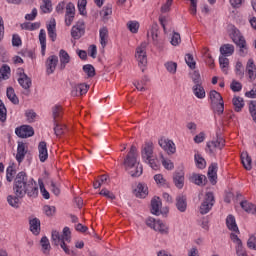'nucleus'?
<instances>
[{
	"instance_id": "55",
	"label": "nucleus",
	"mask_w": 256,
	"mask_h": 256,
	"mask_svg": "<svg viewBox=\"0 0 256 256\" xmlns=\"http://www.w3.org/2000/svg\"><path fill=\"white\" fill-rule=\"evenodd\" d=\"M83 71L88 75V77H95V67L91 64H86L83 66Z\"/></svg>"
},
{
	"instance_id": "4",
	"label": "nucleus",
	"mask_w": 256,
	"mask_h": 256,
	"mask_svg": "<svg viewBox=\"0 0 256 256\" xmlns=\"http://www.w3.org/2000/svg\"><path fill=\"white\" fill-rule=\"evenodd\" d=\"M17 75H18V83L24 89V94L26 96L31 95V86L33 85V82L31 81V78L25 73V70L23 68L17 69Z\"/></svg>"
},
{
	"instance_id": "5",
	"label": "nucleus",
	"mask_w": 256,
	"mask_h": 256,
	"mask_svg": "<svg viewBox=\"0 0 256 256\" xmlns=\"http://www.w3.org/2000/svg\"><path fill=\"white\" fill-rule=\"evenodd\" d=\"M149 44L147 42H142L140 46L136 48V59L139 65H142V73H145V67L147 66V46Z\"/></svg>"
},
{
	"instance_id": "3",
	"label": "nucleus",
	"mask_w": 256,
	"mask_h": 256,
	"mask_svg": "<svg viewBox=\"0 0 256 256\" xmlns=\"http://www.w3.org/2000/svg\"><path fill=\"white\" fill-rule=\"evenodd\" d=\"M230 37L237 47H239V55L245 57L247 55V41L245 37L241 35L239 29L233 27L230 32Z\"/></svg>"
},
{
	"instance_id": "31",
	"label": "nucleus",
	"mask_w": 256,
	"mask_h": 256,
	"mask_svg": "<svg viewBox=\"0 0 256 256\" xmlns=\"http://www.w3.org/2000/svg\"><path fill=\"white\" fill-rule=\"evenodd\" d=\"M232 103H233L234 110L236 111V113H241L243 107H245V101L240 96H235L232 99Z\"/></svg>"
},
{
	"instance_id": "39",
	"label": "nucleus",
	"mask_w": 256,
	"mask_h": 256,
	"mask_svg": "<svg viewBox=\"0 0 256 256\" xmlns=\"http://www.w3.org/2000/svg\"><path fill=\"white\" fill-rule=\"evenodd\" d=\"M150 33L152 40L154 41V45H157L159 43V25L157 23L152 25Z\"/></svg>"
},
{
	"instance_id": "46",
	"label": "nucleus",
	"mask_w": 256,
	"mask_h": 256,
	"mask_svg": "<svg viewBox=\"0 0 256 256\" xmlns=\"http://www.w3.org/2000/svg\"><path fill=\"white\" fill-rule=\"evenodd\" d=\"M147 163L151 169H154V171L159 170V167H161V164L159 163V159L155 158L154 156L150 157V159L147 160Z\"/></svg>"
},
{
	"instance_id": "45",
	"label": "nucleus",
	"mask_w": 256,
	"mask_h": 256,
	"mask_svg": "<svg viewBox=\"0 0 256 256\" xmlns=\"http://www.w3.org/2000/svg\"><path fill=\"white\" fill-rule=\"evenodd\" d=\"M42 5L40 6V9L43 13H51L53 11V4L51 3V0H42Z\"/></svg>"
},
{
	"instance_id": "14",
	"label": "nucleus",
	"mask_w": 256,
	"mask_h": 256,
	"mask_svg": "<svg viewBox=\"0 0 256 256\" xmlns=\"http://www.w3.org/2000/svg\"><path fill=\"white\" fill-rule=\"evenodd\" d=\"M153 157V142H145L141 147V158L144 162Z\"/></svg>"
},
{
	"instance_id": "63",
	"label": "nucleus",
	"mask_w": 256,
	"mask_h": 256,
	"mask_svg": "<svg viewBox=\"0 0 256 256\" xmlns=\"http://www.w3.org/2000/svg\"><path fill=\"white\" fill-rule=\"evenodd\" d=\"M25 115L27 117L28 123H33V121H35V117H37V113H35L33 110L26 111Z\"/></svg>"
},
{
	"instance_id": "30",
	"label": "nucleus",
	"mask_w": 256,
	"mask_h": 256,
	"mask_svg": "<svg viewBox=\"0 0 256 256\" xmlns=\"http://www.w3.org/2000/svg\"><path fill=\"white\" fill-rule=\"evenodd\" d=\"M226 225L229 231H234V233H239V227H237V222L235 221V216L229 215L226 218Z\"/></svg>"
},
{
	"instance_id": "64",
	"label": "nucleus",
	"mask_w": 256,
	"mask_h": 256,
	"mask_svg": "<svg viewBox=\"0 0 256 256\" xmlns=\"http://www.w3.org/2000/svg\"><path fill=\"white\" fill-rule=\"evenodd\" d=\"M68 15H75V5L71 2L66 5V17Z\"/></svg>"
},
{
	"instance_id": "16",
	"label": "nucleus",
	"mask_w": 256,
	"mask_h": 256,
	"mask_svg": "<svg viewBox=\"0 0 256 256\" xmlns=\"http://www.w3.org/2000/svg\"><path fill=\"white\" fill-rule=\"evenodd\" d=\"M89 91V85L87 84H72V97H78L79 95H85Z\"/></svg>"
},
{
	"instance_id": "19",
	"label": "nucleus",
	"mask_w": 256,
	"mask_h": 256,
	"mask_svg": "<svg viewBox=\"0 0 256 256\" xmlns=\"http://www.w3.org/2000/svg\"><path fill=\"white\" fill-rule=\"evenodd\" d=\"M176 209H178L180 213H185L187 211V196L179 194L176 197Z\"/></svg>"
},
{
	"instance_id": "26",
	"label": "nucleus",
	"mask_w": 256,
	"mask_h": 256,
	"mask_svg": "<svg viewBox=\"0 0 256 256\" xmlns=\"http://www.w3.org/2000/svg\"><path fill=\"white\" fill-rule=\"evenodd\" d=\"M100 34V45L102 49H105L107 47L108 39H109V30L107 27H103L99 31Z\"/></svg>"
},
{
	"instance_id": "36",
	"label": "nucleus",
	"mask_w": 256,
	"mask_h": 256,
	"mask_svg": "<svg viewBox=\"0 0 256 256\" xmlns=\"http://www.w3.org/2000/svg\"><path fill=\"white\" fill-rule=\"evenodd\" d=\"M9 77H11V68L9 67V65L4 64L0 68V81H7Z\"/></svg>"
},
{
	"instance_id": "50",
	"label": "nucleus",
	"mask_w": 256,
	"mask_h": 256,
	"mask_svg": "<svg viewBox=\"0 0 256 256\" xmlns=\"http://www.w3.org/2000/svg\"><path fill=\"white\" fill-rule=\"evenodd\" d=\"M195 161H196V167H198V169H205L207 165V162H205V158L201 157V155L199 154H196Z\"/></svg>"
},
{
	"instance_id": "62",
	"label": "nucleus",
	"mask_w": 256,
	"mask_h": 256,
	"mask_svg": "<svg viewBox=\"0 0 256 256\" xmlns=\"http://www.w3.org/2000/svg\"><path fill=\"white\" fill-rule=\"evenodd\" d=\"M181 43V34L174 32L172 38H171V45L174 47H177Z\"/></svg>"
},
{
	"instance_id": "58",
	"label": "nucleus",
	"mask_w": 256,
	"mask_h": 256,
	"mask_svg": "<svg viewBox=\"0 0 256 256\" xmlns=\"http://www.w3.org/2000/svg\"><path fill=\"white\" fill-rule=\"evenodd\" d=\"M113 13V8H111V6H105L101 12L100 15L103 17V19H107V17H109V15H112Z\"/></svg>"
},
{
	"instance_id": "12",
	"label": "nucleus",
	"mask_w": 256,
	"mask_h": 256,
	"mask_svg": "<svg viewBox=\"0 0 256 256\" xmlns=\"http://www.w3.org/2000/svg\"><path fill=\"white\" fill-rule=\"evenodd\" d=\"M85 35V21L80 20L71 29V37L73 39H81V36Z\"/></svg>"
},
{
	"instance_id": "11",
	"label": "nucleus",
	"mask_w": 256,
	"mask_h": 256,
	"mask_svg": "<svg viewBox=\"0 0 256 256\" xmlns=\"http://www.w3.org/2000/svg\"><path fill=\"white\" fill-rule=\"evenodd\" d=\"M29 153V146H27V143H24L23 141L18 142L17 146V153H16V161L21 165L22 161H25V156Z\"/></svg>"
},
{
	"instance_id": "25",
	"label": "nucleus",
	"mask_w": 256,
	"mask_h": 256,
	"mask_svg": "<svg viewBox=\"0 0 256 256\" xmlns=\"http://www.w3.org/2000/svg\"><path fill=\"white\" fill-rule=\"evenodd\" d=\"M220 53L223 57H231L235 53L233 44H224L220 47Z\"/></svg>"
},
{
	"instance_id": "33",
	"label": "nucleus",
	"mask_w": 256,
	"mask_h": 256,
	"mask_svg": "<svg viewBox=\"0 0 256 256\" xmlns=\"http://www.w3.org/2000/svg\"><path fill=\"white\" fill-rule=\"evenodd\" d=\"M52 117L53 123L59 122L61 117H63V108L60 105H55L52 108Z\"/></svg>"
},
{
	"instance_id": "56",
	"label": "nucleus",
	"mask_w": 256,
	"mask_h": 256,
	"mask_svg": "<svg viewBox=\"0 0 256 256\" xmlns=\"http://www.w3.org/2000/svg\"><path fill=\"white\" fill-rule=\"evenodd\" d=\"M59 58H60V63H69L71 61V57L69 56V53L65 50H60L59 52Z\"/></svg>"
},
{
	"instance_id": "54",
	"label": "nucleus",
	"mask_w": 256,
	"mask_h": 256,
	"mask_svg": "<svg viewBox=\"0 0 256 256\" xmlns=\"http://www.w3.org/2000/svg\"><path fill=\"white\" fill-rule=\"evenodd\" d=\"M127 27L130 33H138L139 32V22L137 21H129L127 23Z\"/></svg>"
},
{
	"instance_id": "41",
	"label": "nucleus",
	"mask_w": 256,
	"mask_h": 256,
	"mask_svg": "<svg viewBox=\"0 0 256 256\" xmlns=\"http://www.w3.org/2000/svg\"><path fill=\"white\" fill-rule=\"evenodd\" d=\"M211 109L214 111V113H217L218 115H223V112L225 111V103L222 100L221 102L211 104Z\"/></svg>"
},
{
	"instance_id": "59",
	"label": "nucleus",
	"mask_w": 256,
	"mask_h": 256,
	"mask_svg": "<svg viewBox=\"0 0 256 256\" xmlns=\"http://www.w3.org/2000/svg\"><path fill=\"white\" fill-rule=\"evenodd\" d=\"M230 89H232L234 93H237L241 91V89H243V85H241V82H238L237 80H233L230 85Z\"/></svg>"
},
{
	"instance_id": "43",
	"label": "nucleus",
	"mask_w": 256,
	"mask_h": 256,
	"mask_svg": "<svg viewBox=\"0 0 256 256\" xmlns=\"http://www.w3.org/2000/svg\"><path fill=\"white\" fill-rule=\"evenodd\" d=\"M210 100H211V105L215 103H220L221 101H223V96H221V94L216 90H212L210 91Z\"/></svg>"
},
{
	"instance_id": "21",
	"label": "nucleus",
	"mask_w": 256,
	"mask_h": 256,
	"mask_svg": "<svg viewBox=\"0 0 256 256\" xmlns=\"http://www.w3.org/2000/svg\"><path fill=\"white\" fill-rule=\"evenodd\" d=\"M136 197H140V199H145L147 195H149V188L145 183H139L137 188L134 190Z\"/></svg>"
},
{
	"instance_id": "27",
	"label": "nucleus",
	"mask_w": 256,
	"mask_h": 256,
	"mask_svg": "<svg viewBox=\"0 0 256 256\" xmlns=\"http://www.w3.org/2000/svg\"><path fill=\"white\" fill-rule=\"evenodd\" d=\"M29 223L30 231L33 233V235H39V233H41V220L38 218H33Z\"/></svg>"
},
{
	"instance_id": "18",
	"label": "nucleus",
	"mask_w": 256,
	"mask_h": 256,
	"mask_svg": "<svg viewBox=\"0 0 256 256\" xmlns=\"http://www.w3.org/2000/svg\"><path fill=\"white\" fill-rule=\"evenodd\" d=\"M190 183H194V185H198L199 187H204L207 183V177L205 175L192 173L189 178Z\"/></svg>"
},
{
	"instance_id": "15",
	"label": "nucleus",
	"mask_w": 256,
	"mask_h": 256,
	"mask_svg": "<svg viewBox=\"0 0 256 256\" xmlns=\"http://www.w3.org/2000/svg\"><path fill=\"white\" fill-rule=\"evenodd\" d=\"M173 183L177 189H183L185 186V172L183 170L174 172Z\"/></svg>"
},
{
	"instance_id": "17",
	"label": "nucleus",
	"mask_w": 256,
	"mask_h": 256,
	"mask_svg": "<svg viewBox=\"0 0 256 256\" xmlns=\"http://www.w3.org/2000/svg\"><path fill=\"white\" fill-rule=\"evenodd\" d=\"M39 160L41 163H45L49 159V152L47 151V142L41 141L38 144Z\"/></svg>"
},
{
	"instance_id": "57",
	"label": "nucleus",
	"mask_w": 256,
	"mask_h": 256,
	"mask_svg": "<svg viewBox=\"0 0 256 256\" xmlns=\"http://www.w3.org/2000/svg\"><path fill=\"white\" fill-rule=\"evenodd\" d=\"M185 62L188 65V67H190V69H195V65H197L193 58V55L191 54H186Z\"/></svg>"
},
{
	"instance_id": "38",
	"label": "nucleus",
	"mask_w": 256,
	"mask_h": 256,
	"mask_svg": "<svg viewBox=\"0 0 256 256\" xmlns=\"http://www.w3.org/2000/svg\"><path fill=\"white\" fill-rule=\"evenodd\" d=\"M243 210L246 211V213H251L252 215H256V206L252 203H249L248 201H242L240 203Z\"/></svg>"
},
{
	"instance_id": "28",
	"label": "nucleus",
	"mask_w": 256,
	"mask_h": 256,
	"mask_svg": "<svg viewBox=\"0 0 256 256\" xmlns=\"http://www.w3.org/2000/svg\"><path fill=\"white\" fill-rule=\"evenodd\" d=\"M41 251L44 255H49L51 253V243L49 242V238L47 236H43L40 240Z\"/></svg>"
},
{
	"instance_id": "32",
	"label": "nucleus",
	"mask_w": 256,
	"mask_h": 256,
	"mask_svg": "<svg viewBox=\"0 0 256 256\" xmlns=\"http://www.w3.org/2000/svg\"><path fill=\"white\" fill-rule=\"evenodd\" d=\"M39 42L41 45V54L45 56V49H47V33L44 29L40 30L39 33Z\"/></svg>"
},
{
	"instance_id": "22",
	"label": "nucleus",
	"mask_w": 256,
	"mask_h": 256,
	"mask_svg": "<svg viewBox=\"0 0 256 256\" xmlns=\"http://www.w3.org/2000/svg\"><path fill=\"white\" fill-rule=\"evenodd\" d=\"M217 169L218 165L217 163H212L208 168V179L212 185H215L217 183Z\"/></svg>"
},
{
	"instance_id": "29",
	"label": "nucleus",
	"mask_w": 256,
	"mask_h": 256,
	"mask_svg": "<svg viewBox=\"0 0 256 256\" xmlns=\"http://www.w3.org/2000/svg\"><path fill=\"white\" fill-rule=\"evenodd\" d=\"M241 161H242V165H243L244 169H246V171H251L252 159H251V156H249L248 152H242Z\"/></svg>"
},
{
	"instance_id": "48",
	"label": "nucleus",
	"mask_w": 256,
	"mask_h": 256,
	"mask_svg": "<svg viewBox=\"0 0 256 256\" xmlns=\"http://www.w3.org/2000/svg\"><path fill=\"white\" fill-rule=\"evenodd\" d=\"M0 121L2 123H5V121H7V108L5 107L3 100H0Z\"/></svg>"
},
{
	"instance_id": "60",
	"label": "nucleus",
	"mask_w": 256,
	"mask_h": 256,
	"mask_svg": "<svg viewBox=\"0 0 256 256\" xmlns=\"http://www.w3.org/2000/svg\"><path fill=\"white\" fill-rule=\"evenodd\" d=\"M247 247L256 251V233L250 236L247 241Z\"/></svg>"
},
{
	"instance_id": "40",
	"label": "nucleus",
	"mask_w": 256,
	"mask_h": 256,
	"mask_svg": "<svg viewBox=\"0 0 256 256\" xmlns=\"http://www.w3.org/2000/svg\"><path fill=\"white\" fill-rule=\"evenodd\" d=\"M19 199H21V196L18 195H8L7 201L10 207H14V209H19Z\"/></svg>"
},
{
	"instance_id": "44",
	"label": "nucleus",
	"mask_w": 256,
	"mask_h": 256,
	"mask_svg": "<svg viewBox=\"0 0 256 256\" xmlns=\"http://www.w3.org/2000/svg\"><path fill=\"white\" fill-rule=\"evenodd\" d=\"M219 65L223 73L227 74V69H229V59L227 58V56L219 57Z\"/></svg>"
},
{
	"instance_id": "10",
	"label": "nucleus",
	"mask_w": 256,
	"mask_h": 256,
	"mask_svg": "<svg viewBox=\"0 0 256 256\" xmlns=\"http://www.w3.org/2000/svg\"><path fill=\"white\" fill-rule=\"evenodd\" d=\"M15 133L20 139H27L35 135V130L29 125H22L16 128Z\"/></svg>"
},
{
	"instance_id": "8",
	"label": "nucleus",
	"mask_w": 256,
	"mask_h": 256,
	"mask_svg": "<svg viewBox=\"0 0 256 256\" xmlns=\"http://www.w3.org/2000/svg\"><path fill=\"white\" fill-rule=\"evenodd\" d=\"M225 147V140L221 136H217L216 139H213L207 142V149L210 155H215L217 151H221Z\"/></svg>"
},
{
	"instance_id": "9",
	"label": "nucleus",
	"mask_w": 256,
	"mask_h": 256,
	"mask_svg": "<svg viewBox=\"0 0 256 256\" xmlns=\"http://www.w3.org/2000/svg\"><path fill=\"white\" fill-rule=\"evenodd\" d=\"M158 144L164 151H166L168 155H173L177 151V148H175V143L169 138L161 137Z\"/></svg>"
},
{
	"instance_id": "2",
	"label": "nucleus",
	"mask_w": 256,
	"mask_h": 256,
	"mask_svg": "<svg viewBox=\"0 0 256 256\" xmlns=\"http://www.w3.org/2000/svg\"><path fill=\"white\" fill-rule=\"evenodd\" d=\"M137 157V147L132 145L123 162L125 171H127L131 177H141V175H143V165L137 161Z\"/></svg>"
},
{
	"instance_id": "61",
	"label": "nucleus",
	"mask_w": 256,
	"mask_h": 256,
	"mask_svg": "<svg viewBox=\"0 0 256 256\" xmlns=\"http://www.w3.org/2000/svg\"><path fill=\"white\" fill-rule=\"evenodd\" d=\"M55 211H56L55 206H49V205L44 206V212H45V215H47V217H53L55 215Z\"/></svg>"
},
{
	"instance_id": "51",
	"label": "nucleus",
	"mask_w": 256,
	"mask_h": 256,
	"mask_svg": "<svg viewBox=\"0 0 256 256\" xmlns=\"http://www.w3.org/2000/svg\"><path fill=\"white\" fill-rule=\"evenodd\" d=\"M78 11L80 15H87V0H78Z\"/></svg>"
},
{
	"instance_id": "13",
	"label": "nucleus",
	"mask_w": 256,
	"mask_h": 256,
	"mask_svg": "<svg viewBox=\"0 0 256 256\" xmlns=\"http://www.w3.org/2000/svg\"><path fill=\"white\" fill-rule=\"evenodd\" d=\"M59 63V57L57 55L49 56L46 60V73L47 75H53L55 69H57V64Z\"/></svg>"
},
{
	"instance_id": "6",
	"label": "nucleus",
	"mask_w": 256,
	"mask_h": 256,
	"mask_svg": "<svg viewBox=\"0 0 256 256\" xmlns=\"http://www.w3.org/2000/svg\"><path fill=\"white\" fill-rule=\"evenodd\" d=\"M215 205V196L213 192H206L203 202L200 205L199 212L201 215H207Z\"/></svg>"
},
{
	"instance_id": "20",
	"label": "nucleus",
	"mask_w": 256,
	"mask_h": 256,
	"mask_svg": "<svg viewBox=\"0 0 256 256\" xmlns=\"http://www.w3.org/2000/svg\"><path fill=\"white\" fill-rule=\"evenodd\" d=\"M161 205H162L161 198L154 197L151 200V213H152V215H156L158 217V215H161L163 213L162 211H160Z\"/></svg>"
},
{
	"instance_id": "34",
	"label": "nucleus",
	"mask_w": 256,
	"mask_h": 256,
	"mask_svg": "<svg viewBox=\"0 0 256 256\" xmlns=\"http://www.w3.org/2000/svg\"><path fill=\"white\" fill-rule=\"evenodd\" d=\"M6 95L13 105H19V97L15 94V89L13 87L10 86L7 88Z\"/></svg>"
},
{
	"instance_id": "53",
	"label": "nucleus",
	"mask_w": 256,
	"mask_h": 256,
	"mask_svg": "<svg viewBox=\"0 0 256 256\" xmlns=\"http://www.w3.org/2000/svg\"><path fill=\"white\" fill-rule=\"evenodd\" d=\"M249 113L254 123H256V100H252L249 102Z\"/></svg>"
},
{
	"instance_id": "52",
	"label": "nucleus",
	"mask_w": 256,
	"mask_h": 256,
	"mask_svg": "<svg viewBox=\"0 0 256 256\" xmlns=\"http://www.w3.org/2000/svg\"><path fill=\"white\" fill-rule=\"evenodd\" d=\"M16 171L15 168H13V166H9L6 170V179L8 181V183H11V181H13V179H15V175H16Z\"/></svg>"
},
{
	"instance_id": "37",
	"label": "nucleus",
	"mask_w": 256,
	"mask_h": 256,
	"mask_svg": "<svg viewBox=\"0 0 256 256\" xmlns=\"http://www.w3.org/2000/svg\"><path fill=\"white\" fill-rule=\"evenodd\" d=\"M154 231H158L161 235H169V226L165 225L161 220H157Z\"/></svg>"
},
{
	"instance_id": "23",
	"label": "nucleus",
	"mask_w": 256,
	"mask_h": 256,
	"mask_svg": "<svg viewBox=\"0 0 256 256\" xmlns=\"http://www.w3.org/2000/svg\"><path fill=\"white\" fill-rule=\"evenodd\" d=\"M57 24L55 19L50 20V23L47 25L48 36L50 37L51 41H57Z\"/></svg>"
},
{
	"instance_id": "1",
	"label": "nucleus",
	"mask_w": 256,
	"mask_h": 256,
	"mask_svg": "<svg viewBox=\"0 0 256 256\" xmlns=\"http://www.w3.org/2000/svg\"><path fill=\"white\" fill-rule=\"evenodd\" d=\"M13 191L20 199L25 195L35 199L39 195V185L33 178H29L27 173L19 172L14 178Z\"/></svg>"
},
{
	"instance_id": "7",
	"label": "nucleus",
	"mask_w": 256,
	"mask_h": 256,
	"mask_svg": "<svg viewBox=\"0 0 256 256\" xmlns=\"http://www.w3.org/2000/svg\"><path fill=\"white\" fill-rule=\"evenodd\" d=\"M52 243L57 247L60 245L66 255H75V251L69 249V246L65 243V240H61V233L57 230H53L51 234Z\"/></svg>"
},
{
	"instance_id": "49",
	"label": "nucleus",
	"mask_w": 256,
	"mask_h": 256,
	"mask_svg": "<svg viewBox=\"0 0 256 256\" xmlns=\"http://www.w3.org/2000/svg\"><path fill=\"white\" fill-rule=\"evenodd\" d=\"M165 67L168 71V73H171L172 75H175L177 73V63L173 61H169L165 63Z\"/></svg>"
},
{
	"instance_id": "24",
	"label": "nucleus",
	"mask_w": 256,
	"mask_h": 256,
	"mask_svg": "<svg viewBox=\"0 0 256 256\" xmlns=\"http://www.w3.org/2000/svg\"><path fill=\"white\" fill-rule=\"evenodd\" d=\"M246 71L248 73V77L250 81H255L256 78V66L255 62H253V59H249L246 65Z\"/></svg>"
},
{
	"instance_id": "35",
	"label": "nucleus",
	"mask_w": 256,
	"mask_h": 256,
	"mask_svg": "<svg viewBox=\"0 0 256 256\" xmlns=\"http://www.w3.org/2000/svg\"><path fill=\"white\" fill-rule=\"evenodd\" d=\"M192 90L197 99H205V88L202 84H195Z\"/></svg>"
},
{
	"instance_id": "47",
	"label": "nucleus",
	"mask_w": 256,
	"mask_h": 256,
	"mask_svg": "<svg viewBox=\"0 0 256 256\" xmlns=\"http://www.w3.org/2000/svg\"><path fill=\"white\" fill-rule=\"evenodd\" d=\"M60 239L66 241V243H71V229L69 227H64L62 234H60Z\"/></svg>"
},
{
	"instance_id": "42",
	"label": "nucleus",
	"mask_w": 256,
	"mask_h": 256,
	"mask_svg": "<svg viewBox=\"0 0 256 256\" xmlns=\"http://www.w3.org/2000/svg\"><path fill=\"white\" fill-rule=\"evenodd\" d=\"M65 129H67V126L59 122H54V133L56 137H61L65 133Z\"/></svg>"
}]
</instances>
